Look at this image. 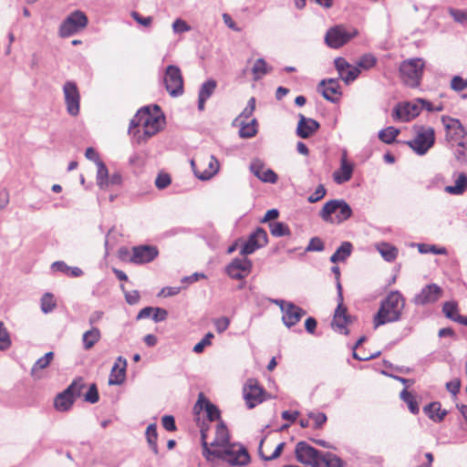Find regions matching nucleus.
Wrapping results in <instances>:
<instances>
[{
    "label": "nucleus",
    "instance_id": "obj_40",
    "mask_svg": "<svg viewBox=\"0 0 467 467\" xmlns=\"http://www.w3.org/2000/svg\"><path fill=\"white\" fill-rule=\"evenodd\" d=\"M239 135L242 138H252L257 133V121L253 119L249 123H241Z\"/></svg>",
    "mask_w": 467,
    "mask_h": 467
},
{
    "label": "nucleus",
    "instance_id": "obj_6",
    "mask_svg": "<svg viewBox=\"0 0 467 467\" xmlns=\"http://www.w3.org/2000/svg\"><path fill=\"white\" fill-rule=\"evenodd\" d=\"M358 35V30L353 26L337 25L330 27L325 36L326 44L331 48H339Z\"/></svg>",
    "mask_w": 467,
    "mask_h": 467
},
{
    "label": "nucleus",
    "instance_id": "obj_64",
    "mask_svg": "<svg viewBox=\"0 0 467 467\" xmlns=\"http://www.w3.org/2000/svg\"><path fill=\"white\" fill-rule=\"evenodd\" d=\"M461 380L460 379H453L446 384V389L449 392L456 395L460 391Z\"/></svg>",
    "mask_w": 467,
    "mask_h": 467
},
{
    "label": "nucleus",
    "instance_id": "obj_23",
    "mask_svg": "<svg viewBox=\"0 0 467 467\" xmlns=\"http://www.w3.org/2000/svg\"><path fill=\"white\" fill-rule=\"evenodd\" d=\"M251 171L262 182H276L277 174L271 169L265 168L263 161L254 160L250 165Z\"/></svg>",
    "mask_w": 467,
    "mask_h": 467
},
{
    "label": "nucleus",
    "instance_id": "obj_3",
    "mask_svg": "<svg viewBox=\"0 0 467 467\" xmlns=\"http://www.w3.org/2000/svg\"><path fill=\"white\" fill-rule=\"evenodd\" d=\"M209 427L202 426L201 440L202 445V454L207 461H213V451H222L230 443L229 431L225 424L222 421L215 426L214 437L212 441H208Z\"/></svg>",
    "mask_w": 467,
    "mask_h": 467
},
{
    "label": "nucleus",
    "instance_id": "obj_47",
    "mask_svg": "<svg viewBox=\"0 0 467 467\" xmlns=\"http://www.w3.org/2000/svg\"><path fill=\"white\" fill-rule=\"evenodd\" d=\"M376 63L377 58L373 55L366 54L359 58V60L357 63V67L368 70L375 67Z\"/></svg>",
    "mask_w": 467,
    "mask_h": 467
},
{
    "label": "nucleus",
    "instance_id": "obj_50",
    "mask_svg": "<svg viewBox=\"0 0 467 467\" xmlns=\"http://www.w3.org/2000/svg\"><path fill=\"white\" fill-rule=\"evenodd\" d=\"M366 340L365 337H361L356 343L354 347L353 351V358L358 360H369L372 358H375L379 356V352H377L376 354H370V355H360L358 352H357V349L360 347V345Z\"/></svg>",
    "mask_w": 467,
    "mask_h": 467
},
{
    "label": "nucleus",
    "instance_id": "obj_24",
    "mask_svg": "<svg viewBox=\"0 0 467 467\" xmlns=\"http://www.w3.org/2000/svg\"><path fill=\"white\" fill-rule=\"evenodd\" d=\"M206 411L209 421H213L220 419V410L213 405L202 392L198 395V400L194 406V410L199 413L201 410Z\"/></svg>",
    "mask_w": 467,
    "mask_h": 467
},
{
    "label": "nucleus",
    "instance_id": "obj_37",
    "mask_svg": "<svg viewBox=\"0 0 467 467\" xmlns=\"http://www.w3.org/2000/svg\"><path fill=\"white\" fill-rule=\"evenodd\" d=\"M352 252V244L349 242H344L331 255L330 261L332 263L344 262Z\"/></svg>",
    "mask_w": 467,
    "mask_h": 467
},
{
    "label": "nucleus",
    "instance_id": "obj_27",
    "mask_svg": "<svg viewBox=\"0 0 467 467\" xmlns=\"http://www.w3.org/2000/svg\"><path fill=\"white\" fill-rule=\"evenodd\" d=\"M345 462L337 455L321 451L313 467H345Z\"/></svg>",
    "mask_w": 467,
    "mask_h": 467
},
{
    "label": "nucleus",
    "instance_id": "obj_55",
    "mask_svg": "<svg viewBox=\"0 0 467 467\" xmlns=\"http://www.w3.org/2000/svg\"><path fill=\"white\" fill-rule=\"evenodd\" d=\"M451 88L455 91H462L467 88V79H463L460 76H455L451 81Z\"/></svg>",
    "mask_w": 467,
    "mask_h": 467
},
{
    "label": "nucleus",
    "instance_id": "obj_12",
    "mask_svg": "<svg viewBox=\"0 0 467 467\" xmlns=\"http://www.w3.org/2000/svg\"><path fill=\"white\" fill-rule=\"evenodd\" d=\"M88 25V17L81 11H75L70 14L61 24L59 35L62 37H67L75 33L84 29Z\"/></svg>",
    "mask_w": 467,
    "mask_h": 467
},
{
    "label": "nucleus",
    "instance_id": "obj_36",
    "mask_svg": "<svg viewBox=\"0 0 467 467\" xmlns=\"http://www.w3.org/2000/svg\"><path fill=\"white\" fill-rule=\"evenodd\" d=\"M265 438H263L260 441L259 448H258V453H259L260 457L265 461H272V460L278 458L281 455V453L285 446V442H280L278 445L275 446V449L272 453H266L265 451Z\"/></svg>",
    "mask_w": 467,
    "mask_h": 467
},
{
    "label": "nucleus",
    "instance_id": "obj_28",
    "mask_svg": "<svg viewBox=\"0 0 467 467\" xmlns=\"http://www.w3.org/2000/svg\"><path fill=\"white\" fill-rule=\"evenodd\" d=\"M318 129L319 123L317 120L301 116L296 131L300 138L306 139L313 135Z\"/></svg>",
    "mask_w": 467,
    "mask_h": 467
},
{
    "label": "nucleus",
    "instance_id": "obj_13",
    "mask_svg": "<svg viewBox=\"0 0 467 467\" xmlns=\"http://www.w3.org/2000/svg\"><path fill=\"white\" fill-rule=\"evenodd\" d=\"M243 395L247 407L253 409L265 400L266 392L257 379H249L244 385Z\"/></svg>",
    "mask_w": 467,
    "mask_h": 467
},
{
    "label": "nucleus",
    "instance_id": "obj_46",
    "mask_svg": "<svg viewBox=\"0 0 467 467\" xmlns=\"http://www.w3.org/2000/svg\"><path fill=\"white\" fill-rule=\"evenodd\" d=\"M253 74L254 75V78L258 79L265 76L268 70H267V64L263 58H258L255 60L254 67H253Z\"/></svg>",
    "mask_w": 467,
    "mask_h": 467
},
{
    "label": "nucleus",
    "instance_id": "obj_48",
    "mask_svg": "<svg viewBox=\"0 0 467 467\" xmlns=\"http://www.w3.org/2000/svg\"><path fill=\"white\" fill-rule=\"evenodd\" d=\"M11 346L10 335L3 322H0V350H6Z\"/></svg>",
    "mask_w": 467,
    "mask_h": 467
},
{
    "label": "nucleus",
    "instance_id": "obj_15",
    "mask_svg": "<svg viewBox=\"0 0 467 467\" xmlns=\"http://www.w3.org/2000/svg\"><path fill=\"white\" fill-rule=\"evenodd\" d=\"M63 94L67 113L73 117L78 116L80 111V93L77 84L67 81L63 86Z\"/></svg>",
    "mask_w": 467,
    "mask_h": 467
},
{
    "label": "nucleus",
    "instance_id": "obj_51",
    "mask_svg": "<svg viewBox=\"0 0 467 467\" xmlns=\"http://www.w3.org/2000/svg\"><path fill=\"white\" fill-rule=\"evenodd\" d=\"M359 73L360 70L358 67L350 66L344 74L340 75V78L346 84H349L358 77Z\"/></svg>",
    "mask_w": 467,
    "mask_h": 467
},
{
    "label": "nucleus",
    "instance_id": "obj_10",
    "mask_svg": "<svg viewBox=\"0 0 467 467\" xmlns=\"http://www.w3.org/2000/svg\"><path fill=\"white\" fill-rule=\"evenodd\" d=\"M441 122L446 130V140L451 143L452 146L456 145L462 148L467 147V130L462 125L460 120L442 116Z\"/></svg>",
    "mask_w": 467,
    "mask_h": 467
},
{
    "label": "nucleus",
    "instance_id": "obj_16",
    "mask_svg": "<svg viewBox=\"0 0 467 467\" xmlns=\"http://www.w3.org/2000/svg\"><path fill=\"white\" fill-rule=\"evenodd\" d=\"M275 303L279 306L283 312L282 320L287 327L296 325L306 315L305 310L291 302L275 300Z\"/></svg>",
    "mask_w": 467,
    "mask_h": 467
},
{
    "label": "nucleus",
    "instance_id": "obj_8",
    "mask_svg": "<svg viewBox=\"0 0 467 467\" xmlns=\"http://www.w3.org/2000/svg\"><path fill=\"white\" fill-rule=\"evenodd\" d=\"M213 460L221 459L233 466L245 465L250 461V456L245 449L234 444L229 443L222 451H213Z\"/></svg>",
    "mask_w": 467,
    "mask_h": 467
},
{
    "label": "nucleus",
    "instance_id": "obj_2",
    "mask_svg": "<svg viewBox=\"0 0 467 467\" xmlns=\"http://www.w3.org/2000/svg\"><path fill=\"white\" fill-rule=\"evenodd\" d=\"M405 306L403 296L398 292H390L387 297L381 301L380 306L373 318L374 327L377 328L387 323L396 322L400 317Z\"/></svg>",
    "mask_w": 467,
    "mask_h": 467
},
{
    "label": "nucleus",
    "instance_id": "obj_31",
    "mask_svg": "<svg viewBox=\"0 0 467 467\" xmlns=\"http://www.w3.org/2000/svg\"><path fill=\"white\" fill-rule=\"evenodd\" d=\"M54 352L50 351L46 353L43 357L39 358L32 366L31 375L35 379H40V371L47 368L54 359Z\"/></svg>",
    "mask_w": 467,
    "mask_h": 467
},
{
    "label": "nucleus",
    "instance_id": "obj_57",
    "mask_svg": "<svg viewBox=\"0 0 467 467\" xmlns=\"http://www.w3.org/2000/svg\"><path fill=\"white\" fill-rule=\"evenodd\" d=\"M99 399V391L95 384H92L87 393L85 394L84 400L89 403H96Z\"/></svg>",
    "mask_w": 467,
    "mask_h": 467
},
{
    "label": "nucleus",
    "instance_id": "obj_33",
    "mask_svg": "<svg viewBox=\"0 0 467 467\" xmlns=\"http://www.w3.org/2000/svg\"><path fill=\"white\" fill-rule=\"evenodd\" d=\"M216 88V82L214 80H208L202 84L199 92L198 109L200 110L204 109L205 101L213 93Z\"/></svg>",
    "mask_w": 467,
    "mask_h": 467
},
{
    "label": "nucleus",
    "instance_id": "obj_5",
    "mask_svg": "<svg viewBox=\"0 0 467 467\" xmlns=\"http://www.w3.org/2000/svg\"><path fill=\"white\" fill-rule=\"evenodd\" d=\"M424 68V62L420 58L404 60L400 66V74L403 83L410 88L420 86Z\"/></svg>",
    "mask_w": 467,
    "mask_h": 467
},
{
    "label": "nucleus",
    "instance_id": "obj_34",
    "mask_svg": "<svg viewBox=\"0 0 467 467\" xmlns=\"http://www.w3.org/2000/svg\"><path fill=\"white\" fill-rule=\"evenodd\" d=\"M100 338L101 333L98 327H92L91 329L86 331L82 336L84 348L86 350L92 348L95 344L100 340Z\"/></svg>",
    "mask_w": 467,
    "mask_h": 467
},
{
    "label": "nucleus",
    "instance_id": "obj_63",
    "mask_svg": "<svg viewBox=\"0 0 467 467\" xmlns=\"http://www.w3.org/2000/svg\"><path fill=\"white\" fill-rule=\"evenodd\" d=\"M172 28L176 33L187 32L191 27L182 19H176L172 24Z\"/></svg>",
    "mask_w": 467,
    "mask_h": 467
},
{
    "label": "nucleus",
    "instance_id": "obj_58",
    "mask_svg": "<svg viewBox=\"0 0 467 467\" xmlns=\"http://www.w3.org/2000/svg\"><path fill=\"white\" fill-rule=\"evenodd\" d=\"M161 425L168 431H174L176 430L175 420L171 415L163 416L161 419Z\"/></svg>",
    "mask_w": 467,
    "mask_h": 467
},
{
    "label": "nucleus",
    "instance_id": "obj_32",
    "mask_svg": "<svg viewBox=\"0 0 467 467\" xmlns=\"http://www.w3.org/2000/svg\"><path fill=\"white\" fill-rule=\"evenodd\" d=\"M467 190V176L461 172L457 175L455 185L446 186L444 191L452 195H461Z\"/></svg>",
    "mask_w": 467,
    "mask_h": 467
},
{
    "label": "nucleus",
    "instance_id": "obj_30",
    "mask_svg": "<svg viewBox=\"0 0 467 467\" xmlns=\"http://www.w3.org/2000/svg\"><path fill=\"white\" fill-rule=\"evenodd\" d=\"M339 303L335 311L333 317V325L338 328H345L349 323V316L347 315V308L343 305L342 292L338 294Z\"/></svg>",
    "mask_w": 467,
    "mask_h": 467
},
{
    "label": "nucleus",
    "instance_id": "obj_1",
    "mask_svg": "<svg viewBox=\"0 0 467 467\" xmlns=\"http://www.w3.org/2000/svg\"><path fill=\"white\" fill-rule=\"evenodd\" d=\"M164 124L165 118L158 105L153 106L152 110L150 107H144L132 118L129 133L140 144L157 134Z\"/></svg>",
    "mask_w": 467,
    "mask_h": 467
},
{
    "label": "nucleus",
    "instance_id": "obj_14",
    "mask_svg": "<svg viewBox=\"0 0 467 467\" xmlns=\"http://www.w3.org/2000/svg\"><path fill=\"white\" fill-rule=\"evenodd\" d=\"M166 90L171 97H179L183 93V78L180 68L170 65L167 67L164 75Z\"/></svg>",
    "mask_w": 467,
    "mask_h": 467
},
{
    "label": "nucleus",
    "instance_id": "obj_35",
    "mask_svg": "<svg viewBox=\"0 0 467 467\" xmlns=\"http://www.w3.org/2000/svg\"><path fill=\"white\" fill-rule=\"evenodd\" d=\"M442 311L448 318L462 325V321L464 320L465 317H462L459 314V309L456 303L445 302L442 306Z\"/></svg>",
    "mask_w": 467,
    "mask_h": 467
},
{
    "label": "nucleus",
    "instance_id": "obj_60",
    "mask_svg": "<svg viewBox=\"0 0 467 467\" xmlns=\"http://www.w3.org/2000/svg\"><path fill=\"white\" fill-rule=\"evenodd\" d=\"M350 66L351 65L343 57H337L335 59V67L338 71L339 76L344 74Z\"/></svg>",
    "mask_w": 467,
    "mask_h": 467
},
{
    "label": "nucleus",
    "instance_id": "obj_59",
    "mask_svg": "<svg viewBox=\"0 0 467 467\" xmlns=\"http://www.w3.org/2000/svg\"><path fill=\"white\" fill-rule=\"evenodd\" d=\"M131 16L132 18L137 22L139 23L140 25L145 26V27H149L150 26L151 23H152V17L151 16H147V17H143L142 16H140L138 12L136 11H133L131 12Z\"/></svg>",
    "mask_w": 467,
    "mask_h": 467
},
{
    "label": "nucleus",
    "instance_id": "obj_45",
    "mask_svg": "<svg viewBox=\"0 0 467 467\" xmlns=\"http://www.w3.org/2000/svg\"><path fill=\"white\" fill-rule=\"evenodd\" d=\"M57 306L54 296L50 293H46L41 298V310L44 313H49Z\"/></svg>",
    "mask_w": 467,
    "mask_h": 467
},
{
    "label": "nucleus",
    "instance_id": "obj_19",
    "mask_svg": "<svg viewBox=\"0 0 467 467\" xmlns=\"http://www.w3.org/2000/svg\"><path fill=\"white\" fill-rule=\"evenodd\" d=\"M159 254V250L153 245H138L132 248L129 262L135 265L147 264L153 261Z\"/></svg>",
    "mask_w": 467,
    "mask_h": 467
},
{
    "label": "nucleus",
    "instance_id": "obj_56",
    "mask_svg": "<svg viewBox=\"0 0 467 467\" xmlns=\"http://www.w3.org/2000/svg\"><path fill=\"white\" fill-rule=\"evenodd\" d=\"M326 189L323 184H319L316 191L307 198L308 202L311 203L317 202L324 198L326 195Z\"/></svg>",
    "mask_w": 467,
    "mask_h": 467
},
{
    "label": "nucleus",
    "instance_id": "obj_62",
    "mask_svg": "<svg viewBox=\"0 0 467 467\" xmlns=\"http://www.w3.org/2000/svg\"><path fill=\"white\" fill-rule=\"evenodd\" d=\"M99 170H98V180H99V185L100 187L103 186L105 183L104 179L108 176V170L105 164L102 161H99Z\"/></svg>",
    "mask_w": 467,
    "mask_h": 467
},
{
    "label": "nucleus",
    "instance_id": "obj_9",
    "mask_svg": "<svg viewBox=\"0 0 467 467\" xmlns=\"http://www.w3.org/2000/svg\"><path fill=\"white\" fill-rule=\"evenodd\" d=\"M191 164L195 176L202 181L213 177L218 172L220 167L218 160L207 153L192 160Z\"/></svg>",
    "mask_w": 467,
    "mask_h": 467
},
{
    "label": "nucleus",
    "instance_id": "obj_21",
    "mask_svg": "<svg viewBox=\"0 0 467 467\" xmlns=\"http://www.w3.org/2000/svg\"><path fill=\"white\" fill-rule=\"evenodd\" d=\"M252 270V262L246 257L235 258L227 266V274L230 277L241 280L249 275Z\"/></svg>",
    "mask_w": 467,
    "mask_h": 467
},
{
    "label": "nucleus",
    "instance_id": "obj_41",
    "mask_svg": "<svg viewBox=\"0 0 467 467\" xmlns=\"http://www.w3.org/2000/svg\"><path fill=\"white\" fill-rule=\"evenodd\" d=\"M379 252L387 261H393L398 255V250L391 244L382 243L378 247Z\"/></svg>",
    "mask_w": 467,
    "mask_h": 467
},
{
    "label": "nucleus",
    "instance_id": "obj_18",
    "mask_svg": "<svg viewBox=\"0 0 467 467\" xmlns=\"http://www.w3.org/2000/svg\"><path fill=\"white\" fill-rule=\"evenodd\" d=\"M420 113V107L416 100L411 102L399 103L393 110V118L395 119L406 122L419 116Z\"/></svg>",
    "mask_w": 467,
    "mask_h": 467
},
{
    "label": "nucleus",
    "instance_id": "obj_7",
    "mask_svg": "<svg viewBox=\"0 0 467 467\" xmlns=\"http://www.w3.org/2000/svg\"><path fill=\"white\" fill-rule=\"evenodd\" d=\"M85 383L81 378L75 379L64 391L57 394L54 400V406L57 410H68L75 400L82 393Z\"/></svg>",
    "mask_w": 467,
    "mask_h": 467
},
{
    "label": "nucleus",
    "instance_id": "obj_17",
    "mask_svg": "<svg viewBox=\"0 0 467 467\" xmlns=\"http://www.w3.org/2000/svg\"><path fill=\"white\" fill-rule=\"evenodd\" d=\"M267 243L268 236L266 232L263 228H257L250 234L248 240L244 243L240 253L242 255L251 254L257 249L266 245Z\"/></svg>",
    "mask_w": 467,
    "mask_h": 467
},
{
    "label": "nucleus",
    "instance_id": "obj_25",
    "mask_svg": "<svg viewBox=\"0 0 467 467\" xmlns=\"http://www.w3.org/2000/svg\"><path fill=\"white\" fill-rule=\"evenodd\" d=\"M127 360L122 357H119L111 368L109 384L119 385L125 380Z\"/></svg>",
    "mask_w": 467,
    "mask_h": 467
},
{
    "label": "nucleus",
    "instance_id": "obj_20",
    "mask_svg": "<svg viewBox=\"0 0 467 467\" xmlns=\"http://www.w3.org/2000/svg\"><path fill=\"white\" fill-rule=\"evenodd\" d=\"M321 451L307 444L306 441H299L296 445L295 454L296 460L306 465L314 466Z\"/></svg>",
    "mask_w": 467,
    "mask_h": 467
},
{
    "label": "nucleus",
    "instance_id": "obj_53",
    "mask_svg": "<svg viewBox=\"0 0 467 467\" xmlns=\"http://www.w3.org/2000/svg\"><path fill=\"white\" fill-rule=\"evenodd\" d=\"M217 333L224 332L230 326V319L227 317H221L213 321Z\"/></svg>",
    "mask_w": 467,
    "mask_h": 467
},
{
    "label": "nucleus",
    "instance_id": "obj_49",
    "mask_svg": "<svg viewBox=\"0 0 467 467\" xmlns=\"http://www.w3.org/2000/svg\"><path fill=\"white\" fill-rule=\"evenodd\" d=\"M308 417L313 421L312 427L314 429H321L327 420L323 412H311L308 414Z\"/></svg>",
    "mask_w": 467,
    "mask_h": 467
},
{
    "label": "nucleus",
    "instance_id": "obj_11",
    "mask_svg": "<svg viewBox=\"0 0 467 467\" xmlns=\"http://www.w3.org/2000/svg\"><path fill=\"white\" fill-rule=\"evenodd\" d=\"M415 138L407 144L418 154H425L434 144L435 132L431 127L416 126Z\"/></svg>",
    "mask_w": 467,
    "mask_h": 467
},
{
    "label": "nucleus",
    "instance_id": "obj_43",
    "mask_svg": "<svg viewBox=\"0 0 467 467\" xmlns=\"http://www.w3.org/2000/svg\"><path fill=\"white\" fill-rule=\"evenodd\" d=\"M400 134V130L394 127H388L384 130H382L379 134V138L380 140L387 144H391L395 141L396 137Z\"/></svg>",
    "mask_w": 467,
    "mask_h": 467
},
{
    "label": "nucleus",
    "instance_id": "obj_44",
    "mask_svg": "<svg viewBox=\"0 0 467 467\" xmlns=\"http://www.w3.org/2000/svg\"><path fill=\"white\" fill-rule=\"evenodd\" d=\"M269 229H270L271 234L275 237H281V236L290 234L289 227L284 223H280V222L272 223L269 224Z\"/></svg>",
    "mask_w": 467,
    "mask_h": 467
},
{
    "label": "nucleus",
    "instance_id": "obj_61",
    "mask_svg": "<svg viewBox=\"0 0 467 467\" xmlns=\"http://www.w3.org/2000/svg\"><path fill=\"white\" fill-rule=\"evenodd\" d=\"M324 249V243L318 237H314L310 240L306 248L307 251H322Z\"/></svg>",
    "mask_w": 467,
    "mask_h": 467
},
{
    "label": "nucleus",
    "instance_id": "obj_52",
    "mask_svg": "<svg viewBox=\"0 0 467 467\" xmlns=\"http://www.w3.org/2000/svg\"><path fill=\"white\" fill-rule=\"evenodd\" d=\"M171 183V178L167 172H160L155 179V186L159 190L167 188Z\"/></svg>",
    "mask_w": 467,
    "mask_h": 467
},
{
    "label": "nucleus",
    "instance_id": "obj_26",
    "mask_svg": "<svg viewBox=\"0 0 467 467\" xmlns=\"http://www.w3.org/2000/svg\"><path fill=\"white\" fill-rule=\"evenodd\" d=\"M322 88L323 97L332 102H336L339 99L341 92L339 91V84L337 80L330 78L328 80H322L319 84Z\"/></svg>",
    "mask_w": 467,
    "mask_h": 467
},
{
    "label": "nucleus",
    "instance_id": "obj_38",
    "mask_svg": "<svg viewBox=\"0 0 467 467\" xmlns=\"http://www.w3.org/2000/svg\"><path fill=\"white\" fill-rule=\"evenodd\" d=\"M425 412L434 421H441L446 415L445 410H441L439 402H432L424 408Z\"/></svg>",
    "mask_w": 467,
    "mask_h": 467
},
{
    "label": "nucleus",
    "instance_id": "obj_54",
    "mask_svg": "<svg viewBox=\"0 0 467 467\" xmlns=\"http://www.w3.org/2000/svg\"><path fill=\"white\" fill-rule=\"evenodd\" d=\"M255 109V99L254 97H252L249 100H248V103H247V106L244 108V109L242 111V113L239 115L238 119H249L254 111Z\"/></svg>",
    "mask_w": 467,
    "mask_h": 467
},
{
    "label": "nucleus",
    "instance_id": "obj_22",
    "mask_svg": "<svg viewBox=\"0 0 467 467\" xmlns=\"http://www.w3.org/2000/svg\"><path fill=\"white\" fill-rule=\"evenodd\" d=\"M443 295V290L436 284H431L424 286L420 292L415 296L413 301L416 305L424 306L438 301Z\"/></svg>",
    "mask_w": 467,
    "mask_h": 467
},
{
    "label": "nucleus",
    "instance_id": "obj_4",
    "mask_svg": "<svg viewBox=\"0 0 467 467\" xmlns=\"http://www.w3.org/2000/svg\"><path fill=\"white\" fill-rule=\"evenodd\" d=\"M319 215L327 223H341L350 218L352 210L344 200H331L324 204Z\"/></svg>",
    "mask_w": 467,
    "mask_h": 467
},
{
    "label": "nucleus",
    "instance_id": "obj_42",
    "mask_svg": "<svg viewBox=\"0 0 467 467\" xmlns=\"http://www.w3.org/2000/svg\"><path fill=\"white\" fill-rule=\"evenodd\" d=\"M146 438H147V441H148L149 445L150 446L152 451L155 454H158V446H157L158 433H157V427L155 424H150L147 427Z\"/></svg>",
    "mask_w": 467,
    "mask_h": 467
},
{
    "label": "nucleus",
    "instance_id": "obj_29",
    "mask_svg": "<svg viewBox=\"0 0 467 467\" xmlns=\"http://www.w3.org/2000/svg\"><path fill=\"white\" fill-rule=\"evenodd\" d=\"M352 172L353 165L348 161L346 155H343L340 169L336 171L333 174L334 181L337 183L348 182L352 177Z\"/></svg>",
    "mask_w": 467,
    "mask_h": 467
},
{
    "label": "nucleus",
    "instance_id": "obj_39",
    "mask_svg": "<svg viewBox=\"0 0 467 467\" xmlns=\"http://www.w3.org/2000/svg\"><path fill=\"white\" fill-rule=\"evenodd\" d=\"M400 399L408 405L410 411L413 414H418L420 408L415 396L409 392L406 389L400 393Z\"/></svg>",
    "mask_w": 467,
    "mask_h": 467
}]
</instances>
